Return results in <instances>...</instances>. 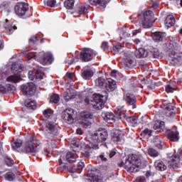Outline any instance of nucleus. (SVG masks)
<instances>
[{
	"label": "nucleus",
	"mask_w": 182,
	"mask_h": 182,
	"mask_svg": "<svg viewBox=\"0 0 182 182\" xmlns=\"http://www.w3.org/2000/svg\"><path fill=\"white\" fill-rule=\"evenodd\" d=\"M84 102L85 105H89L91 102V105L94 109L97 110H100L103 109L105 103L107 102V92L106 91L103 92L102 94H96L93 92V90L89 89L84 91Z\"/></svg>",
	"instance_id": "nucleus-1"
},
{
	"label": "nucleus",
	"mask_w": 182,
	"mask_h": 182,
	"mask_svg": "<svg viewBox=\"0 0 182 182\" xmlns=\"http://www.w3.org/2000/svg\"><path fill=\"white\" fill-rule=\"evenodd\" d=\"M108 137L109 134L106 129H99L96 131L92 136L91 141L85 144L83 153L85 157H90L92 150H99V144H100V143H105Z\"/></svg>",
	"instance_id": "nucleus-2"
},
{
	"label": "nucleus",
	"mask_w": 182,
	"mask_h": 182,
	"mask_svg": "<svg viewBox=\"0 0 182 182\" xmlns=\"http://www.w3.org/2000/svg\"><path fill=\"white\" fill-rule=\"evenodd\" d=\"M121 166H124V168L131 173H137L141 168V162L137 155H129L125 161L121 162Z\"/></svg>",
	"instance_id": "nucleus-3"
},
{
	"label": "nucleus",
	"mask_w": 182,
	"mask_h": 182,
	"mask_svg": "<svg viewBox=\"0 0 182 182\" xmlns=\"http://www.w3.org/2000/svg\"><path fill=\"white\" fill-rule=\"evenodd\" d=\"M134 55L137 59H141L142 58H160V51L153 46H149L146 48H141L135 50Z\"/></svg>",
	"instance_id": "nucleus-4"
},
{
	"label": "nucleus",
	"mask_w": 182,
	"mask_h": 182,
	"mask_svg": "<svg viewBox=\"0 0 182 182\" xmlns=\"http://www.w3.org/2000/svg\"><path fill=\"white\" fill-rule=\"evenodd\" d=\"M39 144H41V141L38 140L36 137L31 136L29 141L26 142L24 151L31 154L38 153L39 151Z\"/></svg>",
	"instance_id": "nucleus-5"
},
{
	"label": "nucleus",
	"mask_w": 182,
	"mask_h": 182,
	"mask_svg": "<svg viewBox=\"0 0 182 182\" xmlns=\"http://www.w3.org/2000/svg\"><path fill=\"white\" fill-rule=\"evenodd\" d=\"M154 16V13H153V11L150 10L144 11L139 20L141 25H142V28H151V19H153Z\"/></svg>",
	"instance_id": "nucleus-6"
},
{
	"label": "nucleus",
	"mask_w": 182,
	"mask_h": 182,
	"mask_svg": "<svg viewBox=\"0 0 182 182\" xmlns=\"http://www.w3.org/2000/svg\"><path fill=\"white\" fill-rule=\"evenodd\" d=\"M44 130L48 134H50L52 137L58 136L59 134V128L58 124L53 121H48L44 127Z\"/></svg>",
	"instance_id": "nucleus-7"
},
{
	"label": "nucleus",
	"mask_w": 182,
	"mask_h": 182,
	"mask_svg": "<svg viewBox=\"0 0 182 182\" xmlns=\"http://www.w3.org/2000/svg\"><path fill=\"white\" fill-rule=\"evenodd\" d=\"M97 53L90 48H84L80 53V58L82 62H90Z\"/></svg>",
	"instance_id": "nucleus-8"
},
{
	"label": "nucleus",
	"mask_w": 182,
	"mask_h": 182,
	"mask_svg": "<svg viewBox=\"0 0 182 182\" xmlns=\"http://www.w3.org/2000/svg\"><path fill=\"white\" fill-rule=\"evenodd\" d=\"M21 90L26 96H33L36 90V86L33 82H28L21 86Z\"/></svg>",
	"instance_id": "nucleus-9"
},
{
	"label": "nucleus",
	"mask_w": 182,
	"mask_h": 182,
	"mask_svg": "<svg viewBox=\"0 0 182 182\" xmlns=\"http://www.w3.org/2000/svg\"><path fill=\"white\" fill-rule=\"evenodd\" d=\"M182 160V150L178 151L177 155L171 156L168 160V164L172 168H177L180 166V161Z\"/></svg>",
	"instance_id": "nucleus-10"
},
{
	"label": "nucleus",
	"mask_w": 182,
	"mask_h": 182,
	"mask_svg": "<svg viewBox=\"0 0 182 182\" xmlns=\"http://www.w3.org/2000/svg\"><path fill=\"white\" fill-rule=\"evenodd\" d=\"M61 119L65 123L72 124L74 122L73 119V109L68 108L62 112Z\"/></svg>",
	"instance_id": "nucleus-11"
},
{
	"label": "nucleus",
	"mask_w": 182,
	"mask_h": 182,
	"mask_svg": "<svg viewBox=\"0 0 182 182\" xmlns=\"http://www.w3.org/2000/svg\"><path fill=\"white\" fill-rule=\"evenodd\" d=\"M29 10V6L26 3H17L14 7L16 15L18 16H23L26 11Z\"/></svg>",
	"instance_id": "nucleus-12"
},
{
	"label": "nucleus",
	"mask_w": 182,
	"mask_h": 182,
	"mask_svg": "<svg viewBox=\"0 0 182 182\" xmlns=\"http://www.w3.org/2000/svg\"><path fill=\"white\" fill-rule=\"evenodd\" d=\"M81 116V126L84 127V129H87V127H90L92 125V122H90V119H92L93 115L90 114V112H83L80 114Z\"/></svg>",
	"instance_id": "nucleus-13"
},
{
	"label": "nucleus",
	"mask_w": 182,
	"mask_h": 182,
	"mask_svg": "<svg viewBox=\"0 0 182 182\" xmlns=\"http://www.w3.org/2000/svg\"><path fill=\"white\" fill-rule=\"evenodd\" d=\"M11 70H13L14 75H10L6 78V82L10 83H16L21 80V70L17 68H14V65L11 66Z\"/></svg>",
	"instance_id": "nucleus-14"
},
{
	"label": "nucleus",
	"mask_w": 182,
	"mask_h": 182,
	"mask_svg": "<svg viewBox=\"0 0 182 182\" xmlns=\"http://www.w3.org/2000/svg\"><path fill=\"white\" fill-rule=\"evenodd\" d=\"M40 55L43 56V58L39 60V62L44 66L46 65H51L52 62H53V56L50 53H41Z\"/></svg>",
	"instance_id": "nucleus-15"
},
{
	"label": "nucleus",
	"mask_w": 182,
	"mask_h": 182,
	"mask_svg": "<svg viewBox=\"0 0 182 182\" xmlns=\"http://www.w3.org/2000/svg\"><path fill=\"white\" fill-rule=\"evenodd\" d=\"M117 117L118 119H126L128 123H131V124H137V117L134 116L127 117L126 114L120 109H117Z\"/></svg>",
	"instance_id": "nucleus-16"
},
{
	"label": "nucleus",
	"mask_w": 182,
	"mask_h": 182,
	"mask_svg": "<svg viewBox=\"0 0 182 182\" xmlns=\"http://www.w3.org/2000/svg\"><path fill=\"white\" fill-rule=\"evenodd\" d=\"M102 117L104 119V120H105V122H107V123H114L116 122V118L119 119L117 117V111L116 112V116L114 115V114H113V112H105L102 114Z\"/></svg>",
	"instance_id": "nucleus-17"
},
{
	"label": "nucleus",
	"mask_w": 182,
	"mask_h": 182,
	"mask_svg": "<svg viewBox=\"0 0 182 182\" xmlns=\"http://www.w3.org/2000/svg\"><path fill=\"white\" fill-rule=\"evenodd\" d=\"M86 12H87V7L82 4L77 6L75 11H70L71 14H74L75 18L83 15V14H86Z\"/></svg>",
	"instance_id": "nucleus-18"
},
{
	"label": "nucleus",
	"mask_w": 182,
	"mask_h": 182,
	"mask_svg": "<svg viewBox=\"0 0 182 182\" xmlns=\"http://www.w3.org/2000/svg\"><path fill=\"white\" fill-rule=\"evenodd\" d=\"M112 141L117 143V144H123L124 143V138L119 131H116L112 136Z\"/></svg>",
	"instance_id": "nucleus-19"
},
{
	"label": "nucleus",
	"mask_w": 182,
	"mask_h": 182,
	"mask_svg": "<svg viewBox=\"0 0 182 182\" xmlns=\"http://www.w3.org/2000/svg\"><path fill=\"white\" fill-rule=\"evenodd\" d=\"M124 63L126 66L130 68V66H133V63H134V60H133V53L130 52L124 53Z\"/></svg>",
	"instance_id": "nucleus-20"
},
{
	"label": "nucleus",
	"mask_w": 182,
	"mask_h": 182,
	"mask_svg": "<svg viewBox=\"0 0 182 182\" xmlns=\"http://www.w3.org/2000/svg\"><path fill=\"white\" fill-rule=\"evenodd\" d=\"M124 100L125 102H128L129 105H132V109H136V105L134 103H136V96H134L133 94L127 93L124 95Z\"/></svg>",
	"instance_id": "nucleus-21"
},
{
	"label": "nucleus",
	"mask_w": 182,
	"mask_h": 182,
	"mask_svg": "<svg viewBox=\"0 0 182 182\" xmlns=\"http://www.w3.org/2000/svg\"><path fill=\"white\" fill-rule=\"evenodd\" d=\"M91 5H95L98 9L105 11L106 8V0H88Z\"/></svg>",
	"instance_id": "nucleus-22"
},
{
	"label": "nucleus",
	"mask_w": 182,
	"mask_h": 182,
	"mask_svg": "<svg viewBox=\"0 0 182 182\" xmlns=\"http://www.w3.org/2000/svg\"><path fill=\"white\" fill-rule=\"evenodd\" d=\"M81 76L83 79L87 80L93 76V71L89 68H85L82 70Z\"/></svg>",
	"instance_id": "nucleus-23"
},
{
	"label": "nucleus",
	"mask_w": 182,
	"mask_h": 182,
	"mask_svg": "<svg viewBox=\"0 0 182 182\" xmlns=\"http://www.w3.org/2000/svg\"><path fill=\"white\" fill-rule=\"evenodd\" d=\"M176 23V18H174V16L173 15H168L166 16V18L165 20V26L168 29V28H171V26H174V24Z\"/></svg>",
	"instance_id": "nucleus-24"
},
{
	"label": "nucleus",
	"mask_w": 182,
	"mask_h": 182,
	"mask_svg": "<svg viewBox=\"0 0 182 182\" xmlns=\"http://www.w3.org/2000/svg\"><path fill=\"white\" fill-rule=\"evenodd\" d=\"M117 87L116 85V81L109 79L107 81V84H105V89L108 90V92H113Z\"/></svg>",
	"instance_id": "nucleus-25"
},
{
	"label": "nucleus",
	"mask_w": 182,
	"mask_h": 182,
	"mask_svg": "<svg viewBox=\"0 0 182 182\" xmlns=\"http://www.w3.org/2000/svg\"><path fill=\"white\" fill-rule=\"evenodd\" d=\"M154 167L159 171L167 170V166L161 160H156L154 163Z\"/></svg>",
	"instance_id": "nucleus-26"
},
{
	"label": "nucleus",
	"mask_w": 182,
	"mask_h": 182,
	"mask_svg": "<svg viewBox=\"0 0 182 182\" xmlns=\"http://www.w3.org/2000/svg\"><path fill=\"white\" fill-rule=\"evenodd\" d=\"M168 137L172 141H178V139H180V136H178V132L177 131H168Z\"/></svg>",
	"instance_id": "nucleus-27"
},
{
	"label": "nucleus",
	"mask_w": 182,
	"mask_h": 182,
	"mask_svg": "<svg viewBox=\"0 0 182 182\" xmlns=\"http://www.w3.org/2000/svg\"><path fill=\"white\" fill-rule=\"evenodd\" d=\"M24 105L26 107L31 109L32 110H35V109H36V102L32 99L26 100Z\"/></svg>",
	"instance_id": "nucleus-28"
},
{
	"label": "nucleus",
	"mask_w": 182,
	"mask_h": 182,
	"mask_svg": "<svg viewBox=\"0 0 182 182\" xmlns=\"http://www.w3.org/2000/svg\"><path fill=\"white\" fill-rule=\"evenodd\" d=\"M165 113L168 117L173 116V114H175L174 107L171 105V103L166 104L165 106Z\"/></svg>",
	"instance_id": "nucleus-29"
},
{
	"label": "nucleus",
	"mask_w": 182,
	"mask_h": 182,
	"mask_svg": "<svg viewBox=\"0 0 182 182\" xmlns=\"http://www.w3.org/2000/svg\"><path fill=\"white\" fill-rule=\"evenodd\" d=\"M65 160L68 163H75L76 161V156L73 152L68 151L65 155Z\"/></svg>",
	"instance_id": "nucleus-30"
},
{
	"label": "nucleus",
	"mask_w": 182,
	"mask_h": 182,
	"mask_svg": "<svg viewBox=\"0 0 182 182\" xmlns=\"http://www.w3.org/2000/svg\"><path fill=\"white\" fill-rule=\"evenodd\" d=\"M107 82L103 77H100L95 80V85L98 86V87H105Z\"/></svg>",
	"instance_id": "nucleus-31"
},
{
	"label": "nucleus",
	"mask_w": 182,
	"mask_h": 182,
	"mask_svg": "<svg viewBox=\"0 0 182 182\" xmlns=\"http://www.w3.org/2000/svg\"><path fill=\"white\" fill-rule=\"evenodd\" d=\"M165 122L163 121H159L154 125V129L157 132H163L164 130Z\"/></svg>",
	"instance_id": "nucleus-32"
},
{
	"label": "nucleus",
	"mask_w": 182,
	"mask_h": 182,
	"mask_svg": "<svg viewBox=\"0 0 182 182\" xmlns=\"http://www.w3.org/2000/svg\"><path fill=\"white\" fill-rule=\"evenodd\" d=\"M166 46L169 50H178L180 49V44L177 43H169L166 44Z\"/></svg>",
	"instance_id": "nucleus-33"
},
{
	"label": "nucleus",
	"mask_w": 182,
	"mask_h": 182,
	"mask_svg": "<svg viewBox=\"0 0 182 182\" xmlns=\"http://www.w3.org/2000/svg\"><path fill=\"white\" fill-rule=\"evenodd\" d=\"M64 6L66 9H73L75 6V0H65L64 1Z\"/></svg>",
	"instance_id": "nucleus-34"
},
{
	"label": "nucleus",
	"mask_w": 182,
	"mask_h": 182,
	"mask_svg": "<svg viewBox=\"0 0 182 182\" xmlns=\"http://www.w3.org/2000/svg\"><path fill=\"white\" fill-rule=\"evenodd\" d=\"M152 38L155 42H161V41H163V33L160 32H155L152 35Z\"/></svg>",
	"instance_id": "nucleus-35"
},
{
	"label": "nucleus",
	"mask_w": 182,
	"mask_h": 182,
	"mask_svg": "<svg viewBox=\"0 0 182 182\" xmlns=\"http://www.w3.org/2000/svg\"><path fill=\"white\" fill-rule=\"evenodd\" d=\"M43 114L46 119H52L53 117V112L52 109H46L43 111Z\"/></svg>",
	"instance_id": "nucleus-36"
},
{
	"label": "nucleus",
	"mask_w": 182,
	"mask_h": 182,
	"mask_svg": "<svg viewBox=\"0 0 182 182\" xmlns=\"http://www.w3.org/2000/svg\"><path fill=\"white\" fill-rule=\"evenodd\" d=\"M148 154L151 157H159V155L160 154H159V151H157V150H156L153 148H149V149H148Z\"/></svg>",
	"instance_id": "nucleus-37"
},
{
	"label": "nucleus",
	"mask_w": 182,
	"mask_h": 182,
	"mask_svg": "<svg viewBox=\"0 0 182 182\" xmlns=\"http://www.w3.org/2000/svg\"><path fill=\"white\" fill-rule=\"evenodd\" d=\"M43 71L42 70H37L36 74L34 75L35 82L38 80L43 79Z\"/></svg>",
	"instance_id": "nucleus-38"
},
{
	"label": "nucleus",
	"mask_w": 182,
	"mask_h": 182,
	"mask_svg": "<svg viewBox=\"0 0 182 182\" xmlns=\"http://www.w3.org/2000/svg\"><path fill=\"white\" fill-rule=\"evenodd\" d=\"M14 150H18L19 147L22 146V140L16 139L14 141V144H11Z\"/></svg>",
	"instance_id": "nucleus-39"
},
{
	"label": "nucleus",
	"mask_w": 182,
	"mask_h": 182,
	"mask_svg": "<svg viewBox=\"0 0 182 182\" xmlns=\"http://www.w3.org/2000/svg\"><path fill=\"white\" fill-rule=\"evenodd\" d=\"M60 100V97L58 95L54 94L50 97V103H58Z\"/></svg>",
	"instance_id": "nucleus-40"
},
{
	"label": "nucleus",
	"mask_w": 182,
	"mask_h": 182,
	"mask_svg": "<svg viewBox=\"0 0 182 182\" xmlns=\"http://www.w3.org/2000/svg\"><path fill=\"white\" fill-rule=\"evenodd\" d=\"M73 97H75V95L70 94V90H68V92L64 93V99L66 100V102H69V100L73 99Z\"/></svg>",
	"instance_id": "nucleus-41"
},
{
	"label": "nucleus",
	"mask_w": 182,
	"mask_h": 182,
	"mask_svg": "<svg viewBox=\"0 0 182 182\" xmlns=\"http://www.w3.org/2000/svg\"><path fill=\"white\" fill-rule=\"evenodd\" d=\"M121 50H122V46L120 45V43H117V45L113 46L112 53L114 55H116V53H119V52H120Z\"/></svg>",
	"instance_id": "nucleus-42"
},
{
	"label": "nucleus",
	"mask_w": 182,
	"mask_h": 182,
	"mask_svg": "<svg viewBox=\"0 0 182 182\" xmlns=\"http://www.w3.org/2000/svg\"><path fill=\"white\" fill-rule=\"evenodd\" d=\"M5 178L8 181H14V180L15 179V175L12 172H8L5 175Z\"/></svg>",
	"instance_id": "nucleus-43"
},
{
	"label": "nucleus",
	"mask_w": 182,
	"mask_h": 182,
	"mask_svg": "<svg viewBox=\"0 0 182 182\" xmlns=\"http://www.w3.org/2000/svg\"><path fill=\"white\" fill-rule=\"evenodd\" d=\"M71 147H72L73 151H77L79 150V149H80V146H79V143H77L75 140L71 141Z\"/></svg>",
	"instance_id": "nucleus-44"
},
{
	"label": "nucleus",
	"mask_w": 182,
	"mask_h": 182,
	"mask_svg": "<svg viewBox=\"0 0 182 182\" xmlns=\"http://www.w3.org/2000/svg\"><path fill=\"white\" fill-rule=\"evenodd\" d=\"M119 36H121V38H130V36H132V34L126 32L123 29H120L119 30Z\"/></svg>",
	"instance_id": "nucleus-45"
},
{
	"label": "nucleus",
	"mask_w": 182,
	"mask_h": 182,
	"mask_svg": "<svg viewBox=\"0 0 182 182\" xmlns=\"http://www.w3.org/2000/svg\"><path fill=\"white\" fill-rule=\"evenodd\" d=\"M39 41V39L38 38V36H32L31 38H29L28 42L30 43V45H35V43H36V41Z\"/></svg>",
	"instance_id": "nucleus-46"
},
{
	"label": "nucleus",
	"mask_w": 182,
	"mask_h": 182,
	"mask_svg": "<svg viewBox=\"0 0 182 182\" xmlns=\"http://www.w3.org/2000/svg\"><path fill=\"white\" fill-rule=\"evenodd\" d=\"M5 161L6 164H7L9 167H11L14 165V160L11 159L9 157H6Z\"/></svg>",
	"instance_id": "nucleus-47"
},
{
	"label": "nucleus",
	"mask_w": 182,
	"mask_h": 182,
	"mask_svg": "<svg viewBox=\"0 0 182 182\" xmlns=\"http://www.w3.org/2000/svg\"><path fill=\"white\" fill-rule=\"evenodd\" d=\"M99 159L101 161H104V163H106V161H107V156H106L105 153L101 154L99 156Z\"/></svg>",
	"instance_id": "nucleus-48"
},
{
	"label": "nucleus",
	"mask_w": 182,
	"mask_h": 182,
	"mask_svg": "<svg viewBox=\"0 0 182 182\" xmlns=\"http://www.w3.org/2000/svg\"><path fill=\"white\" fill-rule=\"evenodd\" d=\"M26 58H28V60H31V59H33V58H38L36 57V54L34 53H26Z\"/></svg>",
	"instance_id": "nucleus-49"
},
{
	"label": "nucleus",
	"mask_w": 182,
	"mask_h": 182,
	"mask_svg": "<svg viewBox=\"0 0 182 182\" xmlns=\"http://www.w3.org/2000/svg\"><path fill=\"white\" fill-rule=\"evenodd\" d=\"M6 87L8 90H10L11 92H15V90H16V87L11 84H6Z\"/></svg>",
	"instance_id": "nucleus-50"
},
{
	"label": "nucleus",
	"mask_w": 182,
	"mask_h": 182,
	"mask_svg": "<svg viewBox=\"0 0 182 182\" xmlns=\"http://www.w3.org/2000/svg\"><path fill=\"white\" fill-rule=\"evenodd\" d=\"M47 5L48 6H50L51 8H53V6L56 5V0H48Z\"/></svg>",
	"instance_id": "nucleus-51"
},
{
	"label": "nucleus",
	"mask_w": 182,
	"mask_h": 182,
	"mask_svg": "<svg viewBox=\"0 0 182 182\" xmlns=\"http://www.w3.org/2000/svg\"><path fill=\"white\" fill-rule=\"evenodd\" d=\"M7 31H9V33H12L15 29H16V26H7L5 27Z\"/></svg>",
	"instance_id": "nucleus-52"
},
{
	"label": "nucleus",
	"mask_w": 182,
	"mask_h": 182,
	"mask_svg": "<svg viewBox=\"0 0 182 182\" xmlns=\"http://www.w3.org/2000/svg\"><path fill=\"white\" fill-rule=\"evenodd\" d=\"M136 182H147V181L146 180V178H144V176H138L136 178Z\"/></svg>",
	"instance_id": "nucleus-53"
},
{
	"label": "nucleus",
	"mask_w": 182,
	"mask_h": 182,
	"mask_svg": "<svg viewBox=\"0 0 182 182\" xmlns=\"http://www.w3.org/2000/svg\"><path fill=\"white\" fill-rule=\"evenodd\" d=\"M166 92H167V93H173V92H174V88L170 85H167L166 87Z\"/></svg>",
	"instance_id": "nucleus-54"
},
{
	"label": "nucleus",
	"mask_w": 182,
	"mask_h": 182,
	"mask_svg": "<svg viewBox=\"0 0 182 182\" xmlns=\"http://www.w3.org/2000/svg\"><path fill=\"white\" fill-rule=\"evenodd\" d=\"M28 79H30V80H33V82H35V75H33V71L28 72Z\"/></svg>",
	"instance_id": "nucleus-55"
},
{
	"label": "nucleus",
	"mask_w": 182,
	"mask_h": 182,
	"mask_svg": "<svg viewBox=\"0 0 182 182\" xmlns=\"http://www.w3.org/2000/svg\"><path fill=\"white\" fill-rule=\"evenodd\" d=\"M63 168L65 169L67 168L70 173H75L76 171V169L72 168L71 166H64Z\"/></svg>",
	"instance_id": "nucleus-56"
},
{
	"label": "nucleus",
	"mask_w": 182,
	"mask_h": 182,
	"mask_svg": "<svg viewBox=\"0 0 182 182\" xmlns=\"http://www.w3.org/2000/svg\"><path fill=\"white\" fill-rule=\"evenodd\" d=\"M84 167H85V162L83 161L78 162L77 164L78 170H82Z\"/></svg>",
	"instance_id": "nucleus-57"
},
{
	"label": "nucleus",
	"mask_w": 182,
	"mask_h": 182,
	"mask_svg": "<svg viewBox=\"0 0 182 182\" xmlns=\"http://www.w3.org/2000/svg\"><path fill=\"white\" fill-rule=\"evenodd\" d=\"M108 45L109 43L107 41H104L102 43L101 48L103 49V50H106V49H107Z\"/></svg>",
	"instance_id": "nucleus-58"
},
{
	"label": "nucleus",
	"mask_w": 182,
	"mask_h": 182,
	"mask_svg": "<svg viewBox=\"0 0 182 182\" xmlns=\"http://www.w3.org/2000/svg\"><path fill=\"white\" fill-rule=\"evenodd\" d=\"M0 92L3 95H5V93H6V88L2 85H0Z\"/></svg>",
	"instance_id": "nucleus-59"
},
{
	"label": "nucleus",
	"mask_w": 182,
	"mask_h": 182,
	"mask_svg": "<svg viewBox=\"0 0 182 182\" xmlns=\"http://www.w3.org/2000/svg\"><path fill=\"white\" fill-rule=\"evenodd\" d=\"M153 131L152 130H150V129H144V131H143V134H148L149 136H151V132H152Z\"/></svg>",
	"instance_id": "nucleus-60"
},
{
	"label": "nucleus",
	"mask_w": 182,
	"mask_h": 182,
	"mask_svg": "<svg viewBox=\"0 0 182 182\" xmlns=\"http://www.w3.org/2000/svg\"><path fill=\"white\" fill-rule=\"evenodd\" d=\"M175 1V4H176L178 8H181L182 6V0H173Z\"/></svg>",
	"instance_id": "nucleus-61"
},
{
	"label": "nucleus",
	"mask_w": 182,
	"mask_h": 182,
	"mask_svg": "<svg viewBox=\"0 0 182 182\" xmlns=\"http://www.w3.org/2000/svg\"><path fill=\"white\" fill-rule=\"evenodd\" d=\"M177 40V38L176 37H174V36H171L169 37V41H171V43H176V41Z\"/></svg>",
	"instance_id": "nucleus-62"
},
{
	"label": "nucleus",
	"mask_w": 182,
	"mask_h": 182,
	"mask_svg": "<svg viewBox=\"0 0 182 182\" xmlns=\"http://www.w3.org/2000/svg\"><path fill=\"white\" fill-rule=\"evenodd\" d=\"M116 156V151H110L109 157V159H112V157H114Z\"/></svg>",
	"instance_id": "nucleus-63"
},
{
	"label": "nucleus",
	"mask_w": 182,
	"mask_h": 182,
	"mask_svg": "<svg viewBox=\"0 0 182 182\" xmlns=\"http://www.w3.org/2000/svg\"><path fill=\"white\" fill-rule=\"evenodd\" d=\"M76 134H80V135L83 134V132L82 131V129L77 128L76 130Z\"/></svg>",
	"instance_id": "nucleus-64"
}]
</instances>
